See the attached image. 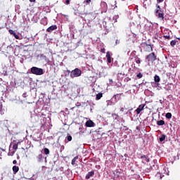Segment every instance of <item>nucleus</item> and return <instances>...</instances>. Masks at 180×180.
I'll return each mask as SVG.
<instances>
[{
  "instance_id": "1",
  "label": "nucleus",
  "mask_w": 180,
  "mask_h": 180,
  "mask_svg": "<svg viewBox=\"0 0 180 180\" xmlns=\"http://www.w3.org/2000/svg\"><path fill=\"white\" fill-rule=\"evenodd\" d=\"M157 9L155 11L156 16H158L159 19L164 20V11L161 9V6L160 5L156 4Z\"/></svg>"
},
{
  "instance_id": "2",
  "label": "nucleus",
  "mask_w": 180,
  "mask_h": 180,
  "mask_svg": "<svg viewBox=\"0 0 180 180\" xmlns=\"http://www.w3.org/2000/svg\"><path fill=\"white\" fill-rule=\"evenodd\" d=\"M31 72H32V74H34V75H43V74H44L43 69L39 68L37 67H32L31 68Z\"/></svg>"
},
{
  "instance_id": "3",
  "label": "nucleus",
  "mask_w": 180,
  "mask_h": 180,
  "mask_svg": "<svg viewBox=\"0 0 180 180\" xmlns=\"http://www.w3.org/2000/svg\"><path fill=\"white\" fill-rule=\"evenodd\" d=\"M81 74H82V71L78 68H75V70H72L70 72L71 78H75L77 77H81Z\"/></svg>"
},
{
  "instance_id": "4",
  "label": "nucleus",
  "mask_w": 180,
  "mask_h": 180,
  "mask_svg": "<svg viewBox=\"0 0 180 180\" xmlns=\"http://www.w3.org/2000/svg\"><path fill=\"white\" fill-rule=\"evenodd\" d=\"M146 60H147L148 63H154V61L157 60V56H155V53L154 52H152L146 56Z\"/></svg>"
},
{
  "instance_id": "5",
  "label": "nucleus",
  "mask_w": 180,
  "mask_h": 180,
  "mask_svg": "<svg viewBox=\"0 0 180 180\" xmlns=\"http://www.w3.org/2000/svg\"><path fill=\"white\" fill-rule=\"evenodd\" d=\"M143 47L146 49V51H148L150 53V51H153V47L150 44H147V43L142 44Z\"/></svg>"
},
{
  "instance_id": "6",
  "label": "nucleus",
  "mask_w": 180,
  "mask_h": 180,
  "mask_svg": "<svg viewBox=\"0 0 180 180\" xmlns=\"http://www.w3.org/2000/svg\"><path fill=\"white\" fill-rule=\"evenodd\" d=\"M146 106V104H141L139 108H136V112L137 115H140L142 110H144V107Z\"/></svg>"
},
{
  "instance_id": "7",
  "label": "nucleus",
  "mask_w": 180,
  "mask_h": 180,
  "mask_svg": "<svg viewBox=\"0 0 180 180\" xmlns=\"http://www.w3.org/2000/svg\"><path fill=\"white\" fill-rule=\"evenodd\" d=\"M95 126V122L89 120L86 122V127H94Z\"/></svg>"
},
{
  "instance_id": "8",
  "label": "nucleus",
  "mask_w": 180,
  "mask_h": 180,
  "mask_svg": "<svg viewBox=\"0 0 180 180\" xmlns=\"http://www.w3.org/2000/svg\"><path fill=\"white\" fill-rule=\"evenodd\" d=\"M94 175H95V172H89L86 175V179H90L91 178H92V176H94Z\"/></svg>"
},
{
  "instance_id": "9",
  "label": "nucleus",
  "mask_w": 180,
  "mask_h": 180,
  "mask_svg": "<svg viewBox=\"0 0 180 180\" xmlns=\"http://www.w3.org/2000/svg\"><path fill=\"white\" fill-rule=\"evenodd\" d=\"M106 58L108 64H110V63H112V57L110 56V52L108 51L106 53Z\"/></svg>"
},
{
  "instance_id": "10",
  "label": "nucleus",
  "mask_w": 180,
  "mask_h": 180,
  "mask_svg": "<svg viewBox=\"0 0 180 180\" xmlns=\"http://www.w3.org/2000/svg\"><path fill=\"white\" fill-rule=\"evenodd\" d=\"M57 29V25H52L50 26L49 28H47L46 31L49 32V33H51L53 30H56Z\"/></svg>"
},
{
  "instance_id": "11",
  "label": "nucleus",
  "mask_w": 180,
  "mask_h": 180,
  "mask_svg": "<svg viewBox=\"0 0 180 180\" xmlns=\"http://www.w3.org/2000/svg\"><path fill=\"white\" fill-rule=\"evenodd\" d=\"M40 58L42 60H44L45 63H50V59H49V58H47V56H44V54H41Z\"/></svg>"
},
{
  "instance_id": "12",
  "label": "nucleus",
  "mask_w": 180,
  "mask_h": 180,
  "mask_svg": "<svg viewBox=\"0 0 180 180\" xmlns=\"http://www.w3.org/2000/svg\"><path fill=\"white\" fill-rule=\"evenodd\" d=\"M141 158L143 159L144 158V161H146V162H150V158L146 155H143L141 156Z\"/></svg>"
},
{
  "instance_id": "13",
  "label": "nucleus",
  "mask_w": 180,
  "mask_h": 180,
  "mask_svg": "<svg viewBox=\"0 0 180 180\" xmlns=\"http://www.w3.org/2000/svg\"><path fill=\"white\" fill-rule=\"evenodd\" d=\"M13 174H18V172H19V167L13 166Z\"/></svg>"
},
{
  "instance_id": "14",
  "label": "nucleus",
  "mask_w": 180,
  "mask_h": 180,
  "mask_svg": "<svg viewBox=\"0 0 180 180\" xmlns=\"http://www.w3.org/2000/svg\"><path fill=\"white\" fill-rule=\"evenodd\" d=\"M37 160L38 162H41V160H43V155L39 154L38 156H37Z\"/></svg>"
},
{
  "instance_id": "15",
  "label": "nucleus",
  "mask_w": 180,
  "mask_h": 180,
  "mask_svg": "<svg viewBox=\"0 0 180 180\" xmlns=\"http://www.w3.org/2000/svg\"><path fill=\"white\" fill-rule=\"evenodd\" d=\"M102 96H103V94H102V93H98V94H96V101H99V99H101V98H102Z\"/></svg>"
},
{
  "instance_id": "16",
  "label": "nucleus",
  "mask_w": 180,
  "mask_h": 180,
  "mask_svg": "<svg viewBox=\"0 0 180 180\" xmlns=\"http://www.w3.org/2000/svg\"><path fill=\"white\" fill-rule=\"evenodd\" d=\"M158 126H164L165 124V121L164 120H159L157 122Z\"/></svg>"
},
{
  "instance_id": "17",
  "label": "nucleus",
  "mask_w": 180,
  "mask_h": 180,
  "mask_svg": "<svg viewBox=\"0 0 180 180\" xmlns=\"http://www.w3.org/2000/svg\"><path fill=\"white\" fill-rule=\"evenodd\" d=\"M165 137H167V136L164 134L161 135V137L159 138L160 143H162V141H165Z\"/></svg>"
},
{
  "instance_id": "18",
  "label": "nucleus",
  "mask_w": 180,
  "mask_h": 180,
  "mask_svg": "<svg viewBox=\"0 0 180 180\" xmlns=\"http://www.w3.org/2000/svg\"><path fill=\"white\" fill-rule=\"evenodd\" d=\"M79 157L78 156H75L72 160V165H75V162L77 161V160H78Z\"/></svg>"
},
{
  "instance_id": "19",
  "label": "nucleus",
  "mask_w": 180,
  "mask_h": 180,
  "mask_svg": "<svg viewBox=\"0 0 180 180\" xmlns=\"http://www.w3.org/2000/svg\"><path fill=\"white\" fill-rule=\"evenodd\" d=\"M19 144H20V141H18L16 143H14L13 146V150H17L18 149V146H19Z\"/></svg>"
},
{
  "instance_id": "20",
  "label": "nucleus",
  "mask_w": 180,
  "mask_h": 180,
  "mask_svg": "<svg viewBox=\"0 0 180 180\" xmlns=\"http://www.w3.org/2000/svg\"><path fill=\"white\" fill-rule=\"evenodd\" d=\"M165 117L166 119H171V117H172V114L171 112H167L166 113Z\"/></svg>"
},
{
  "instance_id": "21",
  "label": "nucleus",
  "mask_w": 180,
  "mask_h": 180,
  "mask_svg": "<svg viewBox=\"0 0 180 180\" xmlns=\"http://www.w3.org/2000/svg\"><path fill=\"white\" fill-rule=\"evenodd\" d=\"M44 153L46 154V155H48V154H50V150H49L47 148H44Z\"/></svg>"
},
{
  "instance_id": "22",
  "label": "nucleus",
  "mask_w": 180,
  "mask_h": 180,
  "mask_svg": "<svg viewBox=\"0 0 180 180\" xmlns=\"http://www.w3.org/2000/svg\"><path fill=\"white\" fill-rule=\"evenodd\" d=\"M135 63H136V64H141V60H140V58L135 57Z\"/></svg>"
},
{
  "instance_id": "23",
  "label": "nucleus",
  "mask_w": 180,
  "mask_h": 180,
  "mask_svg": "<svg viewBox=\"0 0 180 180\" xmlns=\"http://www.w3.org/2000/svg\"><path fill=\"white\" fill-rule=\"evenodd\" d=\"M154 80H155V82H160V76L155 75L154 77Z\"/></svg>"
},
{
  "instance_id": "24",
  "label": "nucleus",
  "mask_w": 180,
  "mask_h": 180,
  "mask_svg": "<svg viewBox=\"0 0 180 180\" xmlns=\"http://www.w3.org/2000/svg\"><path fill=\"white\" fill-rule=\"evenodd\" d=\"M170 45L172 46V47H174V46L176 45V40L171 41Z\"/></svg>"
},
{
  "instance_id": "25",
  "label": "nucleus",
  "mask_w": 180,
  "mask_h": 180,
  "mask_svg": "<svg viewBox=\"0 0 180 180\" xmlns=\"http://www.w3.org/2000/svg\"><path fill=\"white\" fill-rule=\"evenodd\" d=\"M13 37H15V39H16L17 40H20V39L19 35H18V34H16V32H14V34H13Z\"/></svg>"
},
{
  "instance_id": "26",
  "label": "nucleus",
  "mask_w": 180,
  "mask_h": 180,
  "mask_svg": "<svg viewBox=\"0 0 180 180\" xmlns=\"http://www.w3.org/2000/svg\"><path fill=\"white\" fill-rule=\"evenodd\" d=\"M67 140L68 141H71L72 140V136H71L70 135H68L67 136Z\"/></svg>"
},
{
  "instance_id": "27",
  "label": "nucleus",
  "mask_w": 180,
  "mask_h": 180,
  "mask_svg": "<svg viewBox=\"0 0 180 180\" xmlns=\"http://www.w3.org/2000/svg\"><path fill=\"white\" fill-rule=\"evenodd\" d=\"M137 78H143V74L141 73H139L137 75H136Z\"/></svg>"
},
{
  "instance_id": "28",
  "label": "nucleus",
  "mask_w": 180,
  "mask_h": 180,
  "mask_svg": "<svg viewBox=\"0 0 180 180\" xmlns=\"http://www.w3.org/2000/svg\"><path fill=\"white\" fill-rule=\"evenodd\" d=\"M8 32L10 34H13V35L15 33V31H13V30H9Z\"/></svg>"
},
{
  "instance_id": "29",
  "label": "nucleus",
  "mask_w": 180,
  "mask_h": 180,
  "mask_svg": "<svg viewBox=\"0 0 180 180\" xmlns=\"http://www.w3.org/2000/svg\"><path fill=\"white\" fill-rule=\"evenodd\" d=\"M2 108H4V105H2V103L0 102V113H2Z\"/></svg>"
},
{
  "instance_id": "30",
  "label": "nucleus",
  "mask_w": 180,
  "mask_h": 180,
  "mask_svg": "<svg viewBox=\"0 0 180 180\" xmlns=\"http://www.w3.org/2000/svg\"><path fill=\"white\" fill-rule=\"evenodd\" d=\"M85 2L86 4V5H89V4H91V0H86Z\"/></svg>"
},
{
  "instance_id": "31",
  "label": "nucleus",
  "mask_w": 180,
  "mask_h": 180,
  "mask_svg": "<svg viewBox=\"0 0 180 180\" xmlns=\"http://www.w3.org/2000/svg\"><path fill=\"white\" fill-rule=\"evenodd\" d=\"M165 39H167L168 40H169V39H171V37L168 36V35H166V36H164Z\"/></svg>"
},
{
  "instance_id": "32",
  "label": "nucleus",
  "mask_w": 180,
  "mask_h": 180,
  "mask_svg": "<svg viewBox=\"0 0 180 180\" xmlns=\"http://www.w3.org/2000/svg\"><path fill=\"white\" fill-rule=\"evenodd\" d=\"M120 44V41L119 39H117L115 41V44L117 45V44Z\"/></svg>"
},
{
  "instance_id": "33",
  "label": "nucleus",
  "mask_w": 180,
  "mask_h": 180,
  "mask_svg": "<svg viewBox=\"0 0 180 180\" xmlns=\"http://www.w3.org/2000/svg\"><path fill=\"white\" fill-rule=\"evenodd\" d=\"M158 4H161V2H164V0H157Z\"/></svg>"
},
{
  "instance_id": "34",
  "label": "nucleus",
  "mask_w": 180,
  "mask_h": 180,
  "mask_svg": "<svg viewBox=\"0 0 180 180\" xmlns=\"http://www.w3.org/2000/svg\"><path fill=\"white\" fill-rule=\"evenodd\" d=\"M65 4L66 5H70V0H66Z\"/></svg>"
},
{
  "instance_id": "35",
  "label": "nucleus",
  "mask_w": 180,
  "mask_h": 180,
  "mask_svg": "<svg viewBox=\"0 0 180 180\" xmlns=\"http://www.w3.org/2000/svg\"><path fill=\"white\" fill-rule=\"evenodd\" d=\"M101 52L105 53V48L101 49Z\"/></svg>"
},
{
  "instance_id": "36",
  "label": "nucleus",
  "mask_w": 180,
  "mask_h": 180,
  "mask_svg": "<svg viewBox=\"0 0 180 180\" xmlns=\"http://www.w3.org/2000/svg\"><path fill=\"white\" fill-rule=\"evenodd\" d=\"M13 164H14V165L18 164V161H16V160H13Z\"/></svg>"
},
{
  "instance_id": "37",
  "label": "nucleus",
  "mask_w": 180,
  "mask_h": 180,
  "mask_svg": "<svg viewBox=\"0 0 180 180\" xmlns=\"http://www.w3.org/2000/svg\"><path fill=\"white\" fill-rule=\"evenodd\" d=\"M159 175H160V179H162V176L160 174H157V176H158Z\"/></svg>"
},
{
  "instance_id": "38",
  "label": "nucleus",
  "mask_w": 180,
  "mask_h": 180,
  "mask_svg": "<svg viewBox=\"0 0 180 180\" xmlns=\"http://www.w3.org/2000/svg\"><path fill=\"white\" fill-rule=\"evenodd\" d=\"M76 106H77V108H79V106H81V103H77V105H76Z\"/></svg>"
},
{
  "instance_id": "39",
  "label": "nucleus",
  "mask_w": 180,
  "mask_h": 180,
  "mask_svg": "<svg viewBox=\"0 0 180 180\" xmlns=\"http://www.w3.org/2000/svg\"><path fill=\"white\" fill-rule=\"evenodd\" d=\"M120 112H124V108H122L120 109Z\"/></svg>"
},
{
  "instance_id": "40",
  "label": "nucleus",
  "mask_w": 180,
  "mask_h": 180,
  "mask_svg": "<svg viewBox=\"0 0 180 180\" xmlns=\"http://www.w3.org/2000/svg\"><path fill=\"white\" fill-rule=\"evenodd\" d=\"M30 2H36V0H30Z\"/></svg>"
},
{
  "instance_id": "41",
  "label": "nucleus",
  "mask_w": 180,
  "mask_h": 180,
  "mask_svg": "<svg viewBox=\"0 0 180 180\" xmlns=\"http://www.w3.org/2000/svg\"><path fill=\"white\" fill-rule=\"evenodd\" d=\"M109 82H113V80H112V79H109Z\"/></svg>"
},
{
  "instance_id": "42",
  "label": "nucleus",
  "mask_w": 180,
  "mask_h": 180,
  "mask_svg": "<svg viewBox=\"0 0 180 180\" xmlns=\"http://www.w3.org/2000/svg\"><path fill=\"white\" fill-rule=\"evenodd\" d=\"M117 174H118V176H119V175H120V172H117Z\"/></svg>"
},
{
  "instance_id": "43",
  "label": "nucleus",
  "mask_w": 180,
  "mask_h": 180,
  "mask_svg": "<svg viewBox=\"0 0 180 180\" xmlns=\"http://www.w3.org/2000/svg\"><path fill=\"white\" fill-rule=\"evenodd\" d=\"M177 40H180V38L176 37Z\"/></svg>"
},
{
  "instance_id": "44",
  "label": "nucleus",
  "mask_w": 180,
  "mask_h": 180,
  "mask_svg": "<svg viewBox=\"0 0 180 180\" xmlns=\"http://www.w3.org/2000/svg\"><path fill=\"white\" fill-rule=\"evenodd\" d=\"M74 108H75V107H73V108H72L71 109H72V110L74 109Z\"/></svg>"
},
{
  "instance_id": "45",
  "label": "nucleus",
  "mask_w": 180,
  "mask_h": 180,
  "mask_svg": "<svg viewBox=\"0 0 180 180\" xmlns=\"http://www.w3.org/2000/svg\"><path fill=\"white\" fill-rule=\"evenodd\" d=\"M30 180H34V179H30Z\"/></svg>"
},
{
  "instance_id": "46",
  "label": "nucleus",
  "mask_w": 180,
  "mask_h": 180,
  "mask_svg": "<svg viewBox=\"0 0 180 180\" xmlns=\"http://www.w3.org/2000/svg\"><path fill=\"white\" fill-rule=\"evenodd\" d=\"M68 72H70V71L68 70Z\"/></svg>"
}]
</instances>
